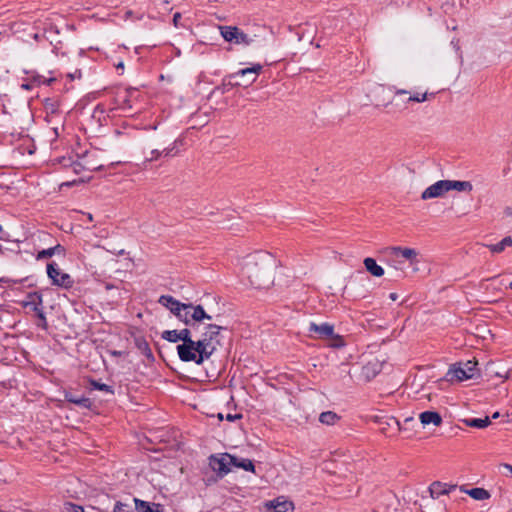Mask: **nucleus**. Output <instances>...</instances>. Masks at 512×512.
I'll use <instances>...</instances> for the list:
<instances>
[{
  "label": "nucleus",
  "instance_id": "obj_41",
  "mask_svg": "<svg viewBox=\"0 0 512 512\" xmlns=\"http://www.w3.org/2000/svg\"><path fill=\"white\" fill-rule=\"evenodd\" d=\"M226 418H227L228 421H234L236 419L242 418V415H240V414H235V415L228 414Z\"/></svg>",
  "mask_w": 512,
  "mask_h": 512
},
{
  "label": "nucleus",
  "instance_id": "obj_8",
  "mask_svg": "<svg viewBox=\"0 0 512 512\" xmlns=\"http://www.w3.org/2000/svg\"><path fill=\"white\" fill-rule=\"evenodd\" d=\"M225 328L217 324H208L201 335V339L207 343L209 351L213 354L220 345L219 335Z\"/></svg>",
  "mask_w": 512,
  "mask_h": 512
},
{
  "label": "nucleus",
  "instance_id": "obj_13",
  "mask_svg": "<svg viewBox=\"0 0 512 512\" xmlns=\"http://www.w3.org/2000/svg\"><path fill=\"white\" fill-rule=\"evenodd\" d=\"M137 93L135 88L125 89L122 92H119L116 97V101L118 104V108L122 110H127L132 108V98Z\"/></svg>",
  "mask_w": 512,
  "mask_h": 512
},
{
  "label": "nucleus",
  "instance_id": "obj_5",
  "mask_svg": "<svg viewBox=\"0 0 512 512\" xmlns=\"http://www.w3.org/2000/svg\"><path fill=\"white\" fill-rule=\"evenodd\" d=\"M479 374L477 369V362L466 361L464 363L454 364L447 372L449 380L456 379L457 381L469 380Z\"/></svg>",
  "mask_w": 512,
  "mask_h": 512
},
{
  "label": "nucleus",
  "instance_id": "obj_19",
  "mask_svg": "<svg viewBox=\"0 0 512 512\" xmlns=\"http://www.w3.org/2000/svg\"><path fill=\"white\" fill-rule=\"evenodd\" d=\"M134 344L141 354H143L148 360L154 361V355L149 346V343L143 336H135Z\"/></svg>",
  "mask_w": 512,
  "mask_h": 512
},
{
  "label": "nucleus",
  "instance_id": "obj_4",
  "mask_svg": "<svg viewBox=\"0 0 512 512\" xmlns=\"http://www.w3.org/2000/svg\"><path fill=\"white\" fill-rule=\"evenodd\" d=\"M310 333H315L317 338L328 340V346L341 348L345 345L343 337L334 333V326L329 323L316 324L311 322L308 328Z\"/></svg>",
  "mask_w": 512,
  "mask_h": 512
},
{
  "label": "nucleus",
  "instance_id": "obj_46",
  "mask_svg": "<svg viewBox=\"0 0 512 512\" xmlns=\"http://www.w3.org/2000/svg\"><path fill=\"white\" fill-rule=\"evenodd\" d=\"M111 355H113V356H117V357H118V356H121V355H122V352H121V351H112V352H111Z\"/></svg>",
  "mask_w": 512,
  "mask_h": 512
},
{
  "label": "nucleus",
  "instance_id": "obj_27",
  "mask_svg": "<svg viewBox=\"0 0 512 512\" xmlns=\"http://www.w3.org/2000/svg\"><path fill=\"white\" fill-rule=\"evenodd\" d=\"M28 301L24 302L25 307H29L31 310L38 311L42 305V296L38 293H31L28 295Z\"/></svg>",
  "mask_w": 512,
  "mask_h": 512
},
{
  "label": "nucleus",
  "instance_id": "obj_6",
  "mask_svg": "<svg viewBox=\"0 0 512 512\" xmlns=\"http://www.w3.org/2000/svg\"><path fill=\"white\" fill-rule=\"evenodd\" d=\"M219 31L223 39L229 43L249 46L253 42V39L237 26H219Z\"/></svg>",
  "mask_w": 512,
  "mask_h": 512
},
{
  "label": "nucleus",
  "instance_id": "obj_32",
  "mask_svg": "<svg viewBox=\"0 0 512 512\" xmlns=\"http://www.w3.org/2000/svg\"><path fill=\"white\" fill-rule=\"evenodd\" d=\"M90 386L92 389H95V390H100V391H103V392H106V393H109V394H114V389L112 386L110 385H107V384H104V383H101L97 380H91L90 381Z\"/></svg>",
  "mask_w": 512,
  "mask_h": 512
},
{
  "label": "nucleus",
  "instance_id": "obj_1",
  "mask_svg": "<svg viewBox=\"0 0 512 512\" xmlns=\"http://www.w3.org/2000/svg\"><path fill=\"white\" fill-rule=\"evenodd\" d=\"M275 261L267 252H256L245 257L241 276L247 279L254 288H265L273 282Z\"/></svg>",
  "mask_w": 512,
  "mask_h": 512
},
{
  "label": "nucleus",
  "instance_id": "obj_30",
  "mask_svg": "<svg viewBox=\"0 0 512 512\" xmlns=\"http://www.w3.org/2000/svg\"><path fill=\"white\" fill-rule=\"evenodd\" d=\"M466 493L471 496L475 500H486L490 498V493L484 489V488H472L470 490H467Z\"/></svg>",
  "mask_w": 512,
  "mask_h": 512
},
{
  "label": "nucleus",
  "instance_id": "obj_18",
  "mask_svg": "<svg viewBox=\"0 0 512 512\" xmlns=\"http://www.w3.org/2000/svg\"><path fill=\"white\" fill-rule=\"evenodd\" d=\"M421 424L434 426H440L442 424V417L438 412L435 411H424L419 415Z\"/></svg>",
  "mask_w": 512,
  "mask_h": 512
},
{
  "label": "nucleus",
  "instance_id": "obj_38",
  "mask_svg": "<svg viewBox=\"0 0 512 512\" xmlns=\"http://www.w3.org/2000/svg\"><path fill=\"white\" fill-rule=\"evenodd\" d=\"M500 469H504L506 472L504 473L506 476L512 477V465L507 463H502L499 466Z\"/></svg>",
  "mask_w": 512,
  "mask_h": 512
},
{
  "label": "nucleus",
  "instance_id": "obj_10",
  "mask_svg": "<svg viewBox=\"0 0 512 512\" xmlns=\"http://www.w3.org/2000/svg\"><path fill=\"white\" fill-rule=\"evenodd\" d=\"M446 192H449L448 180H439L434 184L427 187L421 194L422 200H428L443 196Z\"/></svg>",
  "mask_w": 512,
  "mask_h": 512
},
{
  "label": "nucleus",
  "instance_id": "obj_7",
  "mask_svg": "<svg viewBox=\"0 0 512 512\" xmlns=\"http://www.w3.org/2000/svg\"><path fill=\"white\" fill-rule=\"evenodd\" d=\"M47 274L54 285L69 289L73 286L74 280L65 272H62L56 263L52 262L47 264Z\"/></svg>",
  "mask_w": 512,
  "mask_h": 512
},
{
  "label": "nucleus",
  "instance_id": "obj_29",
  "mask_svg": "<svg viewBox=\"0 0 512 512\" xmlns=\"http://www.w3.org/2000/svg\"><path fill=\"white\" fill-rule=\"evenodd\" d=\"M340 420V416L333 411L322 412L319 416V421L325 425H335Z\"/></svg>",
  "mask_w": 512,
  "mask_h": 512
},
{
  "label": "nucleus",
  "instance_id": "obj_35",
  "mask_svg": "<svg viewBox=\"0 0 512 512\" xmlns=\"http://www.w3.org/2000/svg\"><path fill=\"white\" fill-rule=\"evenodd\" d=\"M38 318L41 320V324L40 326L43 327V328H46L47 327V321H46V317H45V314L43 312V309L42 308H39L38 311H35Z\"/></svg>",
  "mask_w": 512,
  "mask_h": 512
},
{
  "label": "nucleus",
  "instance_id": "obj_26",
  "mask_svg": "<svg viewBox=\"0 0 512 512\" xmlns=\"http://www.w3.org/2000/svg\"><path fill=\"white\" fill-rule=\"evenodd\" d=\"M430 495L433 499L440 497L441 495H445L449 493V489L446 487V484H442L440 482H433L429 487Z\"/></svg>",
  "mask_w": 512,
  "mask_h": 512
},
{
  "label": "nucleus",
  "instance_id": "obj_25",
  "mask_svg": "<svg viewBox=\"0 0 512 512\" xmlns=\"http://www.w3.org/2000/svg\"><path fill=\"white\" fill-rule=\"evenodd\" d=\"M464 424L468 427L483 429L490 425L491 421L489 417L484 418H470V419H464Z\"/></svg>",
  "mask_w": 512,
  "mask_h": 512
},
{
  "label": "nucleus",
  "instance_id": "obj_16",
  "mask_svg": "<svg viewBox=\"0 0 512 512\" xmlns=\"http://www.w3.org/2000/svg\"><path fill=\"white\" fill-rule=\"evenodd\" d=\"M262 68L263 67H262L261 64H255L252 67L240 69L237 72L230 74L229 75V79L233 80V79H236L239 76L253 75L251 80L248 81V84H251V83H253L256 80L257 76L262 71Z\"/></svg>",
  "mask_w": 512,
  "mask_h": 512
},
{
  "label": "nucleus",
  "instance_id": "obj_33",
  "mask_svg": "<svg viewBox=\"0 0 512 512\" xmlns=\"http://www.w3.org/2000/svg\"><path fill=\"white\" fill-rule=\"evenodd\" d=\"M133 507L129 503L117 501L113 507V512H133Z\"/></svg>",
  "mask_w": 512,
  "mask_h": 512
},
{
  "label": "nucleus",
  "instance_id": "obj_43",
  "mask_svg": "<svg viewBox=\"0 0 512 512\" xmlns=\"http://www.w3.org/2000/svg\"><path fill=\"white\" fill-rule=\"evenodd\" d=\"M21 88L25 90H31L33 88V83H24L21 85Z\"/></svg>",
  "mask_w": 512,
  "mask_h": 512
},
{
  "label": "nucleus",
  "instance_id": "obj_47",
  "mask_svg": "<svg viewBox=\"0 0 512 512\" xmlns=\"http://www.w3.org/2000/svg\"><path fill=\"white\" fill-rule=\"evenodd\" d=\"M33 38H34V40L39 41V39L41 38V35L39 33H35L33 35Z\"/></svg>",
  "mask_w": 512,
  "mask_h": 512
},
{
  "label": "nucleus",
  "instance_id": "obj_28",
  "mask_svg": "<svg viewBox=\"0 0 512 512\" xmlns=\"http://www.w3.org/2000/svg\"><path fill=\"white\" fill-rule=\"evenodd\" d=\"M512 246V237L506 236L497 244H490L487 247L492 253H501L506 247Z\"/></svg>",
  "mask_w": 512,
  "mask_h": 512
},
{
  "label": "nucleus",
  "instance_id": "obj_44",
  "mask_svg": "<svg viewBox=\"0 0 512 512\" xmlns=\"http://www.w3.org/2000/svg\"><path fill=\"white\" fill-rule=\"evenodd\" d=\"M407 93H408V91L404 90V89H395L394 90L395 95H403V94H407Z\"/></svg>",
  "mask_w": 512,
  "mask_h": 512
},
{
  "label": "nucleus",
  "instance_id": "obj_15",
  "mask_svg": "<svg viewBox=\"0 0 512 512\" xmlns=\"http://www.w3.org/2000/svg\"><path fill=\"white\" fill-rule=\"evenodd\" d=\"M268 509L271 510L270 512H292L294 505L291 501L285 500L283 497H278L270 502Z\"/></svg>",
  "mask_w": 512,
  "mask_h": 512
},
{
  "label": "nucleus",
  "instance_id": "obj_42",
  "mask_svg": "<svg viewBox=\"0 0 512 512\" xmlns=\"http://www.w3.org/2000/svg\"><path fill=\"white\" fill-rule=\"evenodd\" d=\"M393 267L396 269V270H400L402 271L403 270V267H402V262L401 261H397V260H393Z\"/></svg>",
  "mask_w": 512,
  "mask_h": 512
},
{
  "label": "nucleus",
  "instance_id": "obj_50",
  "mask_svg": "<svg viewBox=\"0 0 512 512\" xmlns=\"http://www.w3.org/2000/svg\"><path fill=\"white\" fill-rule=\"evenodd\" d=\"M499 417V412H495L493 415H492V418L493 419H496Z\"/></svg>",
  "mask_w": 512,
  "mask_h": 512
},
{
  "label": "nucleus",
  "instance_id": "obj_34",
  "mask_svg": "<svg viewBox=\"0 0 512 512\" xmlns=\"http://www.w3.org/2000/svg\"><path fill=\"white\" fill-rule=\"evenodd\" d=\"M66 511L67 512H85L82 506L72 504V503H67Z\"/></svg>",
  "mask_w": 512,
  "mask_h": 512
},
{
  "label": "nucleus",
  "instance_id": "obj_39",
  "mask_svg": "<svg viewBox=\"0 0 512 512\" xmlns=\"http://www.w3.org/2000/svg\"><path fill=\"white\" fill-rule=\"evenodd\" d=\"M161 152H163V156H174L177 153V151L174 152V147L165 148Z\"/></svg>",
  "mask_w": 512,
  "mask_h": 512
},
{
  "label": "nucleus",
  "instance_id": "obj_54",
  "mask_svg": "<svg viewBox=\"0 0 512 512\" xmlns=\"http://www.w3.org/2000/svg\"><path fill=\"white\" fill-rule=\"evenodd\" d=\"M88 219H89L90 221L92 220V215H91V214H89Z\"/></svg>",
  "mask_w": 512,
  "mask_h": 512
},
{
  "label": "nucleus",
  "instance_id": "obj_31",
  "mask_svg": "<svg viewBox=\"0 0 512 512\" xmlns=\"http://www.w3.org/2000/svg\"><path fill=\"white\" fill-rule=\"evenodd\" d=\"M435 95H436V93H427V92L415 93L408 98V101L422 103V102L427 101L430 98H433Z\"/></svg>",
  "mask_w": 512,
  "mask_h": 512
},
{
  "label": "nucleus",
  "instance_id": "obj_49",
  "mask_svg": "<svg viewBox=\"0 0 512 512\" xmlns=\"http://www.w3.org/2000/svg\"><path fill=\"white\" fill-rule=\"evenodd\" d=\"M413 421H414V419L412 417H408V418L405 419V423L406 424L409 423V422H413Z\"/></svg>",
  "mask_w": 512,
  "mask_h": 512
},
{
  "label": "nucleus",
  "instance_id": "obj_53",
  "mask_svg": "<svg viewBox=\"0 0 512 512\" xmlns=\"http://www.w3.org/2000/svg\"><path fill=\"white\" fill-rule=\"evenodd\" d=\"M112 287H113V286H112V285H110V284H107V285H106V289H107V290L111 289Z\"/></svg>",
  "mask_w": 512,
  "mask_h": 512
},
{
  "label": "nucleus",
  "instance_id": "obj_22",
  "mask_svg": "<svg viewBox=\"0 0 512 512\" xmlns=\"http://www.w3.org/2000/svg\"><path fill=\"white\" fill-rule=\"evenodd\" d=\"M65 400L83 408H90L92 402L89 398L84 396H76L72 393H65Z\"/></svg>",
  "mask_w": 512,
  "mask_h": 512
},
{
  "label": "nucleus",
  "instance_id": "obj_51",
  "mask_svg": "<svg viewBox=\"0 0 512 512\" xmlns=\"http://www.w3.org/2000/svg\"><path fill=\"white\" fill-rule=\"evenodd\" d=\"M497 376H499V377H504V379H507V378H508V375H504V376H502V375H501V373H497Z\"/></svg>",
  "mask_w": 512,
  "mask_h": 512
},
{
  "label": "nucleus",
  "instance_id": "obj_48",
  "mask_svg": "<svg viewBox=\"0 0 512 512\" xmlns=\"http://www.w3.org/2000/svg\"><path fill=\"white\" fill-rule=\"evenodd\" d=\"M389 297H390L391 300L395 301L397 299V294L396 293H391Z\"/></svg>",
  "mask_w": 512,
  "mask_h": 512
},
{
  "label": "nucleus",
  "instance_id": "obj_52",
  "mask_svg": "<svg viewBox=\"0 0 512 512\" xmlns=\"http://www.w3.org/2000/svg\"><path fill=\"white\" fill-rule=\"evenodd\" d=\"M124 67V64L122 62H120L118 65H117V68H123Z\"/></svg>",
  "mask_w": 512,
  "mask_h": 512
},
{
  "label": "nucleus",
  "instance_id": "obj_11",
  "mask_svg": "<svg viewBox=\"0 0 512 512\" xmlns=\"http://www.w3.org/2000/svg\"><path fill=\"white\" fill-rule=\"evenodd\" d=\"M230 454H223L221 456L212 455L209 459L211 468L220 475H225L230 472Z\"/></svg>",
  "mask_w": 512,
  "mask_h": 512
},
{
  "label": "nucleus",
  "instance_id": "obj_24",
  "mask_svg": "<svg viewBox=\"0 0 512 512\" xmlns=\"http://www.w3.org/2000/svg\"><path fill=\"white\" fill-rule=\"evenodd\" d=\"M230 463L231 465L242 468L245 471H252L254 472V464L250 459L246 458H238L236 456L230 457Z\"/></svg>",
  "mask_w": 512,
  "mask_h": 512
},
{
  "label": "nucleus",
  "instance_id": "obj_37",
  "mask_svg": "<svg viewBox=\"0 0 512 512\" xmlns=\"http://www.w3.org/2000/svg\"><path fill=\"white\" fill-rule=\"evenodd\" d=\"M67 77L70 79V80H75V79H81L82 77V73H81V70L79 69H75L74 72H71V73H68L67 74Z\"/></svg>",
  "mask_w": 512,
  "mask_h": 512
},
{
  "label": "nucleus",
  "instance_id": "obj_20",
  "mask_svg": "<svg viewBox=\"0 0 512 512\" xmlns=\"http://www.w3.org/2000/svg\"><path fill=\"white\" fill-rule=\"evenodd\" d=\"M364 266L366 270L375 277H381L384 275V269L371 257L364 259Z\"/></svg>",
  "mask_w": 512,
  "mask_h": 512
},
{
  "label": "nucleus",
  "instance_id": "obj_36",
  "mask_svg": "<svg viewBox=\"0 0 512 512\" xmlns=\"http://www.w3.org/2000/svg\"><path fill=\"white\" fill-rule=\"evenodd\" d=\"M163 156V152L160 150L154 149L150 152V157L147 158L148 161H155Z\"/></svg>",
  "mask_w": 512,
  "mask_h": 512
},
{
  "label": "nucleus",
  "instance_id": "obj_12",
  "mask_svg": "<svg viewBox=\"0 0 512 512\" xmlns=\"http://www.w3.org/2000/svg\"><path fill=\"white\" fill-rule=\"evenodd\" d=\"M191 330L184 328L182 330H165L162 332L161 337L171 343L182 341L181 344H185V340L189 337Z\"/></svg>",
  "mask_w": 512,
  "mask_h": 512
},
{
  "label": "nucleus",
  "instance_id": "obj_2",
  "mask_svg": "<svg viewBox=\"0 0 512 512\" xmlns=\"http://www.w3.org/2000/svg\"><path fill=\"white\" fill-rule=\"evenodd\" d=\"M158 303L167 308L179 321L193 329L199 327L198 323L203 320H211V315L207 314L202 305L192 303H183L170 295L159 297Z\"/></svg>",
  "mask_w": 512,
  "mask_h": 512
},
{
  "label": "nucleus",
  "instance_id": "obj_45",
  "mask_svg": "<svg viewBox=\"0 0 512 512\" xmlns=\"http://www.w3.org/2000/svg\"><path fill=\"white\" fill-rule=\"evenodd\" d=\"M0 281H1V282H4V283H9V284H10V283H18V281L10 280L9 278H5V277L0 278Z\"/></svg>",
  "mask_w": 512,
  "mask_h": 512
},
{
  "label": "nucleus",
  "instance_id": "obj_23",
  "mask_svg": "<svg viewBox=\"0 0 512 512\" xmlns=\"http://www.w3.org/2000/svg\"><path fill=\"white\" fill-rule=\"evenodd\" d=\"M448 184L449 191L471 192L473 189V185L470 181L448 180Z\"/></svg>",
  "mask_w": 512,
  "mask_h": 512
},
{
  "label": "nucleus",
  "instance_id": "obj_21",
  "mask_svg": "<svg viewBox=\"0 0 512 512\" xmlns=\"http://www.w3.org/2000/svg\"><path fill=\"white\" fill-rule=\"evenodd\" d=\"M55 254L63 255L64 256L65 255V248L62 245L57 244L54 247H50L48 249H43V250L38 252L37 259L41 260V259L50 258V257H52Z\"/></svg>",
  "mask_w": 512,
  "mask_h": 512
},
{
  "label": "nucleus",
  "instance_id": "obj_55",
  "mask_svg": "<svg viewBox=\"0 0 512 512\" xmlns=\"http://www.w3.org/2000/svg\"><path fill=\"white\" fill-rule=\"evenodd\" d=\"M509 288L512 290V281L509 284Z\"/></svg>",
  "mask_w": 512,
  "mask_h": 512
},
{
  "label": "nucleus",
  "instance_id": "obj_3",
  "mask_svg": "<svg viewBox=\"0 0 512 512\" xmlns=\"http://www.w3.org/2000/svg\"><path fill=\"white\" fill-rule=\"evenodd\" d=\"M177 353L179 359L183 362H194L201 365L205 360H208L213 354L209 351L207 343L201 338L197 341L192 339V333L185 340V344L177 346Z\"/></svg>",
  "mask_w": 512,
  "mask_h": 512
},
{
  "label": "nucleus",
  "instance_id": "obj_9",
  "mask_svg": "<svg viewBox=\"0 0 512 512\" xmlns=\"http://www.w3.org/2000/svg\"><path fill=\"white\" fill-rule=\"evenodd\" d=\"M380 425V431L387 435L392 436L398 432H406L408 429L400 424L395 417H381L377 418Z\"/></svg>",
  "mask_w": 512,
  "mask_h": 512
},
{
  "label": "nucleus",
  "instance_id": "obj_14",
  "mask_svg": "<svg viewBox=\"0 0 512 512\" xmlns=\"http://www.w3.org/2000/svg\"><path fill=\"white\" fill-rule=\"evenodd\" d=\"M391 254L395 258H405L410 262V264L417 263V255L418 252L413 248H402V247H392L391 248Z\"/></svg>",
  "mask_w": 512,
  "mask_h": 512
},
{
  "label": "nucleus",
  "instance_id": "obj_17",
  "mask_svg": "<svg viewBox=\"0 0 512 512\" xmlns=\"http://www.w3.org/2000/svg\"><path fill=\"white\" fill-rule=\"evenodd\" d=\"M133 502L135 504L134 509L137 512H163L164 508L161 504L152 503L140 500L138 498H134Z\"/></svg>",
  "mask_w": 512,
  "mask_h": 512
},
{
  "label": "nucleus",
  "instance_id": "obj_40",
  "mask_svg": "<svg viewBox=\"0 0 512 512\" xmlns=\"http://www.w3.org/2000/svg\"><path fill=\"white\" fill-rule=\"evenodd\" d=\"M181 19V13L176 12L173 15V25L177 28L179 26V20Z\"/></svg>",
  "mask_w": 512,
  "mask_h": 512
}]
</instances>
